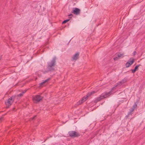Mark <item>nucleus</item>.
I'll return each mask as SVG.
<instances>
[{
  "mask_svg": "<svg viewBox=\"0 0 145 145\" xmlns=\"http://www.w3.org/2000/svg\"><path fill=\"white\" fill-rule=\"evenodd\" d=\"M43 97L40 95H35L33 96V100L34 103H37L42 100Z\"/></svg>",
  "mask_w": 145,
  "mask_h": 145,
  "instance_id": "nucleus-5",
  "label": "nucleus"
},
{
  "mask_svg": "<svg viewBox=\"0 0 145 145\" xmlns=\"http://www.w3.org/2000/svg\"><path fill=\"white\" fill-rule=\"evenodd\" d=\"M136 53H137L136 52V51H134L133 53V55L135 56V54H136Z\"/></svg>",
  "mask_w": 145,
  "mask_h": 145,
  "instance_id": "nucleus-21",
  "label": "nucleus"
},
{
  "mask_svg": "<svg viewBox=\"0 0 145 145\" xmlns=\"http://www.w3.org/2000/svg\"><path fill=\"white\" fill-rule=\"evenodd\" d=\"M50 79V78H48L47 79L45 80L44 81H43L40 83V86H42V85L43 84L45 83H46V82H48V81H49Z\"/></svg>",
  "mask_w": 145,
  "mask_h": 145,
  "instance_id": "nucleus-11",
  "label": "nucleus"
},
{
  "mask_svg": "<svg viewBox=\"0 0 145 145\" xmlns=\"http://www.w3.org/2000/svg\"><path fill=\"white\" fill-rule=\"evenodd\" d=\"M131 71L132 73H135L136 71H135L134 69H131Z\"/></svg>",
  "mask_w": 145,
  "mask_h": 145,
  "instance_id": "nucleus-19",
  "label": "nucleus"
},
{
  "mask_svg": "<svg viewBox=\"0 0 145 145\" xmlns=\"http://www.w3.org/2000/svg\"><path fill=\"white\" fill-rule=\"evenodd\" d=\"M3 119V118H0V122Z\"/></svg>",
  "mask_w": 145,
  "mask_h": 145,
  "instance_id": "nucleus-22",
  "label": "nucleus"
},
{
  "mask_svg": "<svg viewBox=\"0 0 145 145\" xmlns=\"http://www.w3.org/2000/svg\"><path fill=\"white\" fill-rule=\"evenodd\" d=\"M56 61L55 59L54 58L48 63V66L47 68V72L51 71H54L55 67L56 65Z\"/></svg>",
  "mask_w": 145,
  "mask_h": 145,
  "instance_id": "nucleus-1",
  "label": "nucleus"
},
{
  "mask_svg": "<svg viewBox=\"0 0 145 145\" xmlns=\"http://www.w3.org/2000/svg\"><path fill=\"white\" fill-rule=\"evenodd\" d=\"M117 86H116V85L114 87L112 88L111 91H110L111 92L112 91L114 90H115Z\"/></svg>",
  "mask_w": 145,
  "mask_h": 145,
  "instance_id": "nucleus-15",
  "label": "nucleus"
},
{
  "mask_svg": "<svg viewBox=\"0 0 145 145\" xmlns=\"http://www.w3.org/2000/svg\"><path fill=\"white\" fill-rule=\"evenodd\" d=\"M80 10L79 9L77 8H74L73 9L71 12L75 15H78L80 14Z\"/></svg>",
  "mask_w": 145,
  "mask_h": 145,
  "instance_id": "nucleus-8",
  "label": "nucleus"
},
{
  "mask_svg": "<svg viewBox=\"0 0 145 145\" xmlns=\"http://www.w3.org/2000/svg\"><path fill=\"white\" fill-rule=\"evenodd\" d=\"M122 84H123L121 81L119 82L116 83V86H118L119 85H121Z\"/></svg>",
  "mask_w": 145,
  "mask_h": 145,
  "instance_id": "nucleus-14",
  "label": "nucleus"
},
{
  "mask_svg": "<svg viewBox=\"0 0 145 145\" xmlns=\"http://www.w3.org/2000/svg\"><path fill=\"white\" fill-rule=\"evenodd\" d=\"M26 90L24 91L22 93H20V94H18L17 95L18 97H22L23 96V94L26 91Z\"/></svg>",
  "mask_w": 145,
  "mask_h": 145,
  "instance_id": "nucleus-13",
  "label": "nucleus"
},
{
  "mask_svg": "<svg viewBox=\"0 0 145 145\" xmlns=\"http://www.w3.org/2000/svg\"><path fill=\"white\" fill-rule=\"evenodd\" d=\"M15 97L12 96L6 100L5 102V104L6 105V108H8L10 106L13 102Z\"/></svg>",
  "mask_w": 145,
  "mask_h": 145,
  "instance_id": "nucleus-4",
  "label": "nucleus"
},
{
  "mask_svg": "<svg viewBox=\"0 0 145 145\" xmlns=\"http://www.w3.org/2000/svg\"><path fill=\"white\" fill-rule=\"evenodd\" d=\"M140 65H137V66H136L135 67V68H134V69L135 71H136L137 69L139 67Z\"/></svg>",
  "mask_w": 145,
  "mask_h": 145,
  "instance_id": "nucleus-18",
  "label": "nucleus"
},
{
  "mask_svg": "<svg viewBox=\"0 0 145 145\" xmlns=\"http://www.w3.org/2000/svg\"><path fill=\"white\" fill-rule=\"evenodd\" d=\"M111 92L109 91L108 92H105L104 94H102L100 96L97 98L94 101V102L97 103L98 101H100L104 98H105L110 95Z\"/></svg>",
  "mask_w": 145,
  "mask_h": 145,
  "instance_id": "nucleus-2",
  "label": "nucleus"
},
{
  "mask_svg": "<svg viewBox=\"0 0 145 145\" xmlns=\"http://www.w3.org/2000/svg\"><path fill=\"white\" fill-rule=\"evenodd\" d=\"M69 20H70V19H67V20H64L62 22V24H65L66 22H67L69 21Z\"/></svg>",
  "mask_w": 145,
  "mask_h": 145,
  "instance_id": "nucleus-16",
  "label": "nucleus"
},
{
  "mask_svg": "<svg viewBox=\"0 0 145 145\" xmlns=\"http://www.w3.org/2000/svg\"><path fill=\"white\" fill-rule=\"evenodd\" d=\"M95 93V91H93L88 93L87 95L86 96H84L82 98L81 100L79 101L77 103L76 105L77 106H78L80 105L81 104L84 102L89 96H90L92 94H94Z\"/></svg>",
  "mask_w": 145,
  "mask_h": 145,
  "instance_id": "nucleus-3",
  "label": "nucleus"
},
{
  "mask_svg": "<svg viewBox=\"0 0 145 145\" xmlns=\"http://www.w3.org/2000/svg\"><path fill=\"white\" fill-rule=\"evenodd\" d=\"M14 108H13V110H14Z\"/></svg>",
  "mask_w": 145,
  "mask_h": 145,
  "instance_id": "nucleus-25",
  "label": "nucleus"
},
{
  "mask_svg": "<svg viewBox=\"0 0 145 145\" xmlns=\"http://www.w3.org/2000/svg\"><path fill=\"white\" fill-rule=\"evenodd\" d=\"M122 84H123L125 82V81L124 80H123L121 81Z\"/></svg>",
  "mask_w": 145,
  "mask_h": 145,
  "instance_id": "nucleus-20",
  "label": "nucleus"
},
{
  "mask_svg": "<svg viewBox=\"0 0 145 145\" xmlns=\"http://www.w3.org/2000/svg\"><path fill=\"white\" fill-rule=\"evenodd\" d=\"M137 104L136 103H135L133 106V108H134V109H135L137 107Z\"/></svg>",
  "mask_w": 145,
  "mask_h": 145,
  "instance_id": "nucleus-17",
  "label": "nucleus"
},
{
  "mask_svg": "<svg viewBox=\"0 0 145 145\" xmlns=\"http://www.w3.org/2000/svg\"><path fill=\"white\" fill-rule=\"evenodd\" d=\"M69 136L71 137H76L80 136V134L76 131H71L69 132Z\"/></svg>",
  "mask_w": 145,
  "mask_h": 145,
  "instance_id": "nucleus-6",
  "label": "nucleus"
},
{
  "mask_svg": "<svg viewBox=\"0 0 145 145\" xmlns=\"http://www.w3.org/2000/svg\"><path fill=\"white\" fill-rule=\"evenodd\" d=\"M79 55V53H76L72 57V59L73 60H76L78 59Z\"/></svg>",
  "mask_w": 145,
  "mask_h": 145,
  "instance_id": "nucleus-10",
  "label": "nucleus"
},
{
  "mask_svg": "<svg viewBox=\"0 0 145 145\" xmlns=\"http://www.w3.org/2000/svg\"><path fill=\"white\" fill-rule=\"evenodd\" d=\"M134 62V59L133 58H131L125 64L127 67H128L132 65Z\"/></svg>",
  "mask_w": 145,
  "mask_h": 145,
  "instance_id": "nucleus-7",
  "label": "nucleus"
},
{
  "mask_svg": "<svg viewBox=\"0 0 145 145\" xmlns=\"http://www.w3.org/2000/svg\"><path fill=\"white\" fill-rule=\"evenodd\" d=\"M135 110V109L133 108H131L128 114V115H127V117H128L130 115H131L132 114V113Z\"/></svg>",
  "mask_w": 145,
  "mask_h": 145,
  "instance_id": "nucleus-12",
  "label": "nucleus"
},
{
  "mask_svg": "<svg viewBox=\"0 0 145 145\" xmlns=\"http://www.w3.org/2000/svg\"><path fill=\"white\" fill-rule=\"evenodd\" d=\"M123 54H119L117 55V56L116 57L114 58V59L115 61L117 60L120 58H122L123 57Z\"/></svg>",
  "mask_w": 145,
  "mask_h": 145,
  "instance_id": "nucleus-9",
  "label": "nucleus"
},
{
  "mask_svg": "<svg viewBox=\"0 0 145 145\" xmlns=\"http://www.w3.org/2000/svg\"><path fill=\"white\" fill-rule=\"evenodd\" d=\"M2 56H0V60H1V59L2 58Z\"/></svg>",
  "mask_w": 145,
  "mask_h": 145,
  "instance_id": "nucleus-24",
  "label": "nucleus"
},
{
  "mask_svg": "<svg viewBox=\"0 0 145 145\" xmlns=\"http://www.w3.org/2000/svg\"><path fill=\"white\" fill-rule=\"evenodd\" d=\"M72 14H71L69 15H68V16H72Z\"/></svg>",
  "mask_w": 145,
  "mask_h": 145,
  "instance_id": "nucleus-23",
  "label": "nucleus"
}]
</instances>
